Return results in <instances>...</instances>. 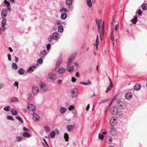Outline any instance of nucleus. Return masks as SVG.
<instances>
[{"label":"nucleus","mask_w":147,"mask_h":147,"mask_svg":"<svg viewBox=\"0 0 147 147\" xmlns=\"http://www.w3.org/2000/svg\"><path fill=\"white\" fill-rule=\"evenodd\" d=\"M61 62L62 61L61 60H59L58 61L56 64V68H58L59 67L61 63Z\"/></svg>","instance_id":"obj_34"},{"label":"nucleus","mask_w":147,"mask_h":147,"mask_svg":"<svg viewBox=\"0 0 147 147\" xmlns=\"http://www.w3.org/2000/svg\"><path fill=\"white\" fill-rule=\"evenodd\" d=\"M28 109L30 111H34L35 110V107L34 105L30 104L28 105Z\"/></svg>","instance_id":"obj_12"},{"label":"nucleus","mask_w":147,"mask_h":147,"mask_svg":"<svg viewBox=\"0 0 147 147\" xmlns=\"http://www.w3.org/2000/svg\"><path fill=\"white\" fill-rule=\"evenodd\" d=\"M67 10L66 8H62L60 10V12H62L63 11L67 12Z\"/></svg>","instance_id":"obj_47"},{"label":"nucleus","mask_w":147,"mask_h":147,"mask_svg":"<svg viewBox=\"0 0 147 147\" xmlns=\"http://www.w3.org/2000/svg\"><path fill=\"white\" fill-rule=\"evenodd\" d=\"M111 113L113 115H117L118 113L117 108L114 107L111 109Z\"/></svg>","instance_id":"obj_6"},{"label":"nucleus","mask_w":147,"mask_h":147,"mask_svg":"<svg viewBox=\"0 0 147 147\" xmlns=\"http://www.w3.org/2000/svg\"><path fill=\"white\" fill-rule=\"evenodd\" d=\"M119 28V24L118 23L116 25L115 27V29L116 30H117V29Z\"/></svg>","instance_id":"obj_63"},{"label":"nucleus","mask_w":147,"mask_h":147,"mask_svg":"<svg viewBox=\"0 0 147 147\" xmlns=\"http://www.w3.org/2000/svg\"><path fill=\"white\" fill-rule=\"evenodd\" d=\"M74 58V56L73 55L71 56L69 58L68 62L69 63H72L73 60Z\"/></svg>","instance_id":"obj_33"},{"label":"nucleus","mask_w":147,"mask_h":147,"mask_svg":"<svg viewBox=\"0 0 147 147\" xmlns=\"http://www.w3.org/2000/svg\"><path fill=\"white\" fill-rule=\"evenodd\" d=\"M46 54V51L45 50H44L40 52V55L41 57H44L45 56Z\"/></svg>","instance_id":"obj_23"},{"label":"nucleus","mask_w":147,"mask_h":147,"mask_svg":"<svg viewBox=\"0 0 147 147\" xmlns=\"http://www.w3.org/2000/svg\"><path fill=\"white\" fill-rule=\"evenodd\" d=\"M25 72L23 68H21L18 71V73L19 74L21 75H23L24 74Z\"/></svg>","instance_id":"obj_28"},{"label":"nucleus","mask_w":147,"mask_h":147,"mask_svg":"<svg viewBox=\"0 0 147 147\" xmlns=\"http://www.w3.org/2000/svg\"><path fill=\"white\" fill-rule=\"evenodd\" d=\"M110 122L111 125L112 126L116 125L117 123V120L114 117L111 118Z\"/></svg>","instance_id":"obj_5"},{"label":"nucleus","mask_w":147,"mask_h":147,"mask_svg":"<svg viewBox=\"0 0 147 147\" xmlns=\"http://www.w3.org/2000/svg\"><path fill=\"white\" fill-rule=\"evenodd\" d=\"M115 100L114 99V98L113 99V100H112L111 101V102L110 103V104L109 105V107H110L111 106V105L113 103Z\"/></svg>","instance_id":"obj_62"},{"label":"nucleus","mask_w":147,"mask_h":147,"mask_svg":"<svg viewBox=\"0 0 147 147\" xmlns=\"http://www.w3.org/2000/svg\"><path fill=\"white\" fill-rule=\"evenodd\" d=\"M7 11L5 9H2L1 11V16L3 18H5L7 16Z\"/></svg>","instance_id":"obj_7"},{"label":"nucleus","mask_w":147,"mask_h":147,"mask_svg":"<svg viewBox=\"0 0 147 147\" xmlns=\"http://www.w3.org/2000/svg\"><path fill=\"white\" fill-rule=\"evenodd\" d=\"M104 31H105V29H104V30H102V29L101 32L100 30V31H98V32L100 33V37L101 39V40H102V37H104Z\"/></svg>","instance_id":"obj_20"},{"label":"nucleus","mask_w":147,"mask_h":147,"mask_svg":"<svg viewBox=\"0 0 147 147\" xmlns=\"http://www.w3.org/2000/svg\"><path fill=\"white\" fill-rule=\"evenodd\" d=\"M16 141L18 142H20L22 140L23 138L22 137L17 136L16 137Z\"/></svg>","instance_id":"obj_40"},{"label":"nucleus","mask_w":147,"mask_h":147,"mask_svg":"<svg viewBox=\"0 0 147 147\" xmlns=\"http://www.w3.org/2000/svg\"><path fill=\"white\" fill-rule=\"evenodd\" d=\"M32 91L33 94H38L39 92V88L36 86H34L32 88Z\"/></svg>","instance_id":"obj_9"},{"label":"nucleus","mask_w":147,"mask_h":147,"mask_svg":"<svg viewBox=\"0 0 147 147\" xmlns=\"http://www.w3.org/2000/svg\"><path fill=\"white\" fill-rule=\"evenodd\" d=\"M7 118L9 120H11L12 121H14V119L13 118L12 116H7Z\"/></svg>","instance_id":"obj_49"},{"label":"nucleus","mask_w":147,"mask_h":147,"mask_svg":"<svg viewBox=\"0 0 147 147\" xmlns=\"http://www.w3.org/2000/svg\"><path fill=\"white\" fill-rule=\"evenodd\" d=\"M132 96V94L131 92H127L125 94V98L127 100H130Z\"/></svg>","instance_id":"obj_11"},{"label":"nucleus","mask_w":147,"mask_h":147,"mask_svg":"<svg viewBox=\"0 0 147 147\" xmlns=\"http://www.w3.org/2000/svg\"><path fill=\"white\" fill-rule=\"evenodd\" d=\"M42 58H40L38 60L37 62L38 63L41 64L42 63Z\"/></svg>","instance_id":"obj_48"},{"label":"nucleus","mask_w":147,"mask_h":147,"mask_svg":"<svg viewBox=\"0 0 147 147\" xmlns=\"http://www.w3.org/2000/svg\"><path fill=\"white\" fill-rule=\"evenodd\" d=\"M111 39L112 40V43L113 44V45H114V38L111 37Z\"/></svg>","instance_id":"obj_61"},{"label":"nucleus","mask_w":147,"mask_h":147,"mask_svg":"<svg viewBox=\"0 0 147 147\" xmlns=\"http://www.w3.org/2000/svg\"><path fill=\"white\" fill-rule=\"evenodd\" d=\"M10 109V107L9 106H7L6 107H5L4 108V110L7 111H9Z\"/></svg>","instance_id":"obj_45"},{"label":"nucleus","mask_w":147,"mask_h":147,"mask_svg":"<svg viewBox=\"0 0 147 147\" xmlns=\"http://www.w3.org/2000/svg\"><path fill=\"white\" fill-rule=\"evenodd\" d=\"M16 119H18L20 122L22 123H23V120L19 116H17L16 117Z\"/></svg>","instance_id":"obj_43"},{"label":"nucleus","mask_w":147,"mask_h":147,"mask_svg":"<svg viewBox=\"0 0 147 147\" xmlns=\"http://www.w3.org/2000/svg\"><path fill=\"white\" fill-rule=\"evenodd\" d=\"M53 39L56 40L59 38V34L57 32H54L53 35Z\"/></svg>","instance_id":"obj_14"},{"label":"nucleus","mask_w":147,"mask_h":147,"mask_svg":"<svg viewBox=\"0 0 147 147\" xmlns=\"http://www.w3.org/2000/svg\"><path fill=\"white\" fill-rule=\"evenodd\" d=\"M62 82V80H59L58 82H57V83L59 84V85H60L61 84V83Z\"/></svg>","instance_id":"obj_64"},{"label":"nucleus","mask_w":147,"mask_h":147,"mask_svg":"<svg viewBox=\"0 0 147 147\" xmlns=\"http://www.w3.org/2000/svg\"><path fill=\"white\" fill-rule=\"evenodd\" d=\"M61 23V22L59 20H57L56 22V24L57 25H60Z\"/></svg>","instance_id":"obj_55"},{"label":"nucleus","mask_w":147,"mask_h":147,"mask_svg":"<svg viewBox=\"0 0 147 147\" xmlns=\"http://www.w3.org/2000/svg\"><path fill=\"white\" fill-rule=\"evenodd\" d=\"M64 138L66 141H68L69 139V135L67 133L64 134Z\"/></svg>","instance_id":"obj_29"},{"label":"nucleus","mask_w":147,"mask_h":147,"mask_svg":"<svg viewBox=\"0 0 147 147\" xmlns=\"http://www.w3.org/2000/svg\"><path fill=\"white\" fill-rule=\"evenodd\" d=\"M23 136L24 137H30V134L28 132H24L23 134Z\"/></svg>","instance_id":"obj_30"},{"label":"nucleus","mask_w":147,"mask_h":147,"mask_svg":"<svg viewBox=\"0 0 147 147\" xmlns=\"http://www.w3.org/2000/svg\"><path fill=\"white\" fill-rule=\"evenodd\" d=\"M6 20L5 19L3 18V19L2 21L1 22V25L2 26H5L6 25Z\"/></svg>","instance_id":"obj_36"},{"label":"nucleus","mask_w":147,"mask_h":147,"mask_svg":"<svg viewBox=\"0 0 147 147\" xmlns=\"http://www.w3.org/2000/svg\"><path fill=\"white\" fill-rule=\"evenodd\" d=\"M53 39V37L50 36L48 40L51 42L52 41Z\"/></svg>","instance_id":"obj_60"},{"label":"nucleus","mask_w":147,"mask_h":147,"mask_svg":"<svg viewBox=\"0 0 147 147\" xmlns=\"http://www.w3.org/2000/svg\"><path fill=\"white\" fill-rule=\"evenodd\" d=\"M74 125H69L67 126V129L69 132H71L74 129Z\"/></svg>","instance_id":"obj_10"},{"label":"nucleus","mask_w":147,"mask_h":147,"mask_svg":"<svg viewBox=\"0 0 147 147\" xmlns=\"http://www.w3.org/2000/svg\"><path fill=\"white\" fill-rule=\"evenodd\" d=\"M111 134L113 136H115L117 134V131L116 129L114 128H112L111 131Z\"/></svg>","instance_id":"obj_19"},{"label":"nucleus","mask_w":147,"mask_h":147,"mask_svg":"<svg viewBox=\"0 0 147 147\" xmlns=\"http://www.w3.org/2000/svg\"><path fill=\"white\" fill-rule=\"evenodd\" d=\"M113 86V84L112 85H110L107 88V90L106 91V92L107 93L108 91L110 90L111 88Z\"/></svg>","instance_id":"obj_41"},{"label":"nucleus","mask_w":147,"mask_h":147,"mask_svg":"<svg viewBox=\"0 0 147 147\" xmlns=\"http://www.w3.org/2000/svg\"><path fill=\"white\" fill-rule=\"evenodd\" d=\"M41 89L43 91H46L47 89V86L45 84H42L40 85Z\"/></svg>","instance_id":"obj_17"},{"label":"nucleus","mask_w":147,"mask_h":147,"mask_svg":"<svg viewBox=\"0 0 147 147\" xmlns=\"http://www.w3.org/2000/svg\"><path fill=\"white\" fill-rule=\"evenodd\" d=\"M98 137L100 139L103 140L104 138V136L103 135L101 134H99L98 135Z\"/></svg>","instance_id":"obj_46"},{"label":"nucleus","mask_w":147,"mask_h":147,"mask_svg":"<svg viewBox=\"0 0 147 147\" xmlns=\"http://www.w3.org/2000/svg\"><path fill=\"white\" fill-rule=\"evenodd\" d=\"M66 109L65 108H64L62 107L60 109V112L61 114H63L65 112Z\"/></svg>","instance_id":"obj_39"},{"label":"nucleus","mask_w":147,"mask_h":147,"mask_svg":"<svg viewBox=\"0 0 147 147\" xmlns=\"http://www.w3.org/2000/svg\"><path fill=\"white\" fill-rule=\"evenodd\" d=\"M142 10L144 11H145L147 9V4L144 3L142 5Z\"/></svg>","instance_id":"obj_22"},{"label":"nucleus","mask_w":147,"mask_h":147,"mask_svg":"<svg viewBox=\"0 0 147 147\" xmlns=\"http://www.w3.org/2000/svg\"><path fill=\"white\" fill-rule=\"evenodd\" d=\"M10 100L11 102H19V100L17 98H16L15 97H13V98H11L10 99Z\"/></svg>","instance_id":"obj_32"},{"label":"nucleus","mask_w":147,"mask_h":147,"mask_svg":"<svg viewBox=\"0 0 147 147\" xmlns=\"http://www.w3.org/2000/svg\"><path fill=\"white\" fill-rule=\"evenodd\" d=\"M104 27H105V23H104V21H103V22L102 25V29L103 31L104 30V29H105Z\"/></svg>","instance_id":"obj_57"},{"label":"nucleus","mask_w":147,"mask_h":147,"mask_svg":"<svg viewBox=\"0 0 147 147\" xmlns=\"http://www.w3.org/2000/svg\"><path fill=\"white\" fill-rule=\"evenodd\" d=\"M99 44V38L98 36L97 35L96 36V48L97 50L98 49V46Z\"/></svg>","instance_id":"obj_24"},{"label":"nucleus","mask_w":147,"mask_h":147,"mask_svg":"<svg viewBox=\"0 0 147 147\" xmlns=\"http://www.w3.org/2000/svg\"><path fill=\"white\" fill-rule=\"evenodd\" d=\"M58 71L59 74H63L65 72V69L63 67H61L58 69Z\"/></svg>","instance_id":"obj_18"},{"label":"nucleus","mask_w":147,"mask_h":147,"mask_svg":"<svg viewBox=\"0 0 147 147\" xmlns=\"http://www.w3.org/2000/svg\"><path fill=\"white\" fill-rule=\"evenodd\" d=\"M118 107L120 109H123L126 107V105L125 102L120 101L119 103Z\"/></svg>","instance_id":"obj_3"},{"label":"nucleus","mask_w":147,"mask_h":147,"mask_svg":"<svg viewBox=\"0 0 147 147\" xmlns=\"http://www.w3.org/2000/svg\"><path fill=\"white\" fill-rule=\"evenodd\" d=\"M102 21V20H99L98 19H96V22L98 26V31H100V24Z\"/></svg>","instance_id":"obj_8"},{"label":"nucleus","mask_w":147,"mask_h":147,"mask_svg":"<svg viewBox=\"0 0 147 147\" xmlns=\"http://www.w3.org/2000/svg\"><path fill=\"white\" fill-rule=\"evenodd\" d=\"M67 15L65 13H63L61 15V18L62 20H65L67 17Z\"/></svg>","instance_id":"obj_26"},{"label":"nucleus","mask_w":147,"mask_h":147,"mask_svg":"<svg viewBox=\"0 0 147 147\" xmlns=\"http://www.w3.org/2000/svg\"><path fill=\"white\" fill-rule=\"evenodd\" d=\"M51 45L50 44H48L47 45V49L48 50H49V49L50 48V47Z\"/></svg>","instance_id":"obj_58"},{"label":"nucleus","mask_w":147,"mask_h":147,"mask_svg":"<svg viewBox=\"0 0 147 147\" xmlns=\"http://www.w3.org/2000/svg\"><path fill=\"white\" fill-rule=\"evenodd\" d=\"M74 67L73 66L69 67V65L67 66V70L69 72H72L74 70Z\"/></svg>","instance_id":"obj_16"},{"label":"nucleus","mask_w":147,"mask_h":147,"mask_svg":"<svg viewBox=\"0 0 147 147\" xmlns=\"http://www.w3.org/2000/svg\"><path fill=\"white\" fill-rule=\"evenodd\" d=\"M77 89L74 88L72 89L71 91V96L72 98H76L77 96Z\"/></svg>","instance_id":"obj_2"},{"label":"nucleus","mask_w":147,"mask_h":147,"mask_svg":"<svg viewBox=\"0 0 147 147\" xmlns=\"http://www.w3.org/2000/svg\"><path fill=\"white\" fill-rule=\"evenodd\" d=\"M63 30V28L62 26H59L58 28V31L59 32H62Z\"/></svg>","instance_id":"obj_35"},{"label":"nucleus","mask_w":147,"mask_h":147,"mask_svg":"<svg viewBox=\"0 0 147 147\" xmlns=\"http://www.w3.org/2000/svg\"><path fill=\"white\" fill-rule=\"evenodd\" d=\"M86 3L88 6L90 7L92 6V3L91 0H86Z\"/></svg>","instance_id":"obj_27"},{"label":"nucleus","mask_w":147,"mask_h":147,"mask_svg":"<svg viewBox=\"0 0 147 147\" xmlns=\"http://www.w3.org/2000/svg\"><path fill=\"white\" fill-rule=\"evenodd\" d=\"M33 71V70L32 67H30L28 70V71L30 72H32Z\"/></svg>","instance_id":"obj_53"},{"label":"nucleus","mask_w":147,"mask_h":147,"mask_svg":"<svg viewBox=\"0 0 147 147\" xmlns=\"http://www.w3.org/2000/svg\"><path fill=\"white\" fill-rule=\"evenodd\" d=\"M33 120L35 121H38L39 120V116L37 114L34 113H33Z\"/></svg>","instance_id":"obj_13"},{"label":"nucleus","mask_w":147,"mask_h":147,"mask_svg":"<svg viewBox=\"0 0 147 147\" xmlns=\"http://www.w3.org/2000/svg\"><path fill=\"white\" fill-rule=\"evenodd\" d=\"M7 56L8 60L9 61H11V55L9 54H8L7 55Z\"/></svg>","instance_id":"obj_59"},{"label":"nucleus","mask_w":147,"mask_h":147,"mask_svg":"<svg viewBox=\"0 0 147 147\" xmlns=\"http://www.w3.org/2000/svg\"><path fill=\"white\" fill-rule=\"evenodd\" d=\"M18 83L17 82H15L13 84V86H16L17 87V88L18 89Z\"/></svg>","instance_id":"obj_51"},{"label":"nucleus","mask_w":147,"mask_h":147,"mask_svg":"<svg viewBox=\"0 0 147 147\" xmlns=\"http://www.w3.org/2000/svg\"><path fill=\"white\" fill-rule=\"evenodd\" d=\"M10 112L13 115H18V113L17 111L15 109H10Z\"/></svg>","instance_id":"obj_15"},{"label":"nucleus","mask_w":147,"mask_h":147,"mask_svg":"<svg viewBox=\"0 0 147 147\" xmlns=\"http://www.w3.org/2000/svg\"><path fill=\"white\" fill-rule=\"evenodd\" d=\"M75 108V107L73 105H71L69 106V111H71L72 110H74Z\"/></svg>","instance_id":"obj_50"},{"label":"nucleus","mask_w":147,"mask_h":147,"mask_svg":"<svg viewBox=\"0 0 147 147\" xmlns=\"http://www.w3.org/2000/svg\"><path fill=\"white\" fill-rule=\"evenodd\" d=\"M12 67L13 69L16 70L18 69V66L16 63H13L12 64Z\"/></svg>","instance_id":"obj_31"},{"label":"nucleus","mask_w":147,"mask_h":147,"mask_svg":"<svg viewBox=\"0 0 147 147\" xmlns=\"http://www.w3.org/2000/svg\"><path fill=\"white\" fill-rule=\"evenodd\" d=\"M48 77L52 81H54L56 79V76L55 73H50L49 74Z\"/></svg>","instance_id":"obj_4"},{"label":"nucleus","mask_w":147,"mask_h":147,"mask_svg":"<svg viewBox=\"0 0 147 147\" xmlns=\"http://www.w3.org/2000/svg\"><path fill=\"white\" fill-rule=\"evenodd\" d=\"M80 83L81 84H83L85 85H88L91 84V82H90V81L89 80H88L87 82H80Z\"/></svg>","instance_id":"obj_25"},{"label":"nucleus","mask_w":147,"mask_h":147,"mask_svg":"<svg viewBox=\"0 0 147 147\" xmlns=\"http://www.w3.org/2000/svg\"><path fill=\"white\" fill-rule=\"evenodd\" d=\"M45 130L47 132H48L50 130V128L48 127L45 126L44 127Z\"/></svg>","instance_id":"obj_54"},{"label":"nucleus","mask_w":147,"mask_h":147,"mask_svg":"<svg viewBox=\"0 0 147 147\" xmlns=\"http://www.w3.org/2000/svg\"><path fill=\"white\" fill-rule=\"evenodd\" d=\"M141 87L140 85L138 84H136L134 87V89L136 90H138L140 89Z\"/></svg>","instance_id":"obj_21"},{"label":"nucleus","mask_w":147,"mask_h":147,"mask_svg":"<svg viewBox=\"0 0 147 147\" xmlns=\"http://www.w3.org/2000/svg\"><path fill=\"white\" fill-rule=\"evenodd\" d=\"M71 81L73 82H75L76 81V79L75 78L73 77L71 78Z\"/></svg>","instance_id":"obj_56"},{"label":"nucleus","mask_w":147,"mask_h":147,"mask_svg":"<svg viewBox=\"0 0 147 147\" xmlns=\"http://www.w3.org/2000/svg\"><path fill=\"white\" fill-rule=\"evenodd\" d=\"M72 0H66V4L68 5H70L72 4Z\"/></svg>","instance_id":"obj_37"},{"label":"nucleus","mask_w":147,"mask_h":147,"mask_svg":"<svg viewBox=\"0 0 147 147\" xmlns=\"http://www.w3.org/2000/svg\"><path fill=\"white\" fill-rule=\"evenodd\" d=\"M4 3L6 5L7 7H9L10 5V3L7 1L6 0H5L4 1Z\"/></svg>","instance_id":"obj_42"},{"label":"nucleus","mask_w":147,"mask_h":147,"mask_svg":"<svg viewBox=\"0 0 147 147\" xmlns=\"http://www.w3.org/2000/svg\"><path fill=\"white\" fill-rule=\"evenodd\" d=\"M107 101V100H100L98 101V103L100 104L103 103L106 101Z\"/></svg>","instance_id":"obj_44"},{"label":"nucleus","mask_w":147,"mask_h":147,"mask_svg":"<svg viewBox=\"0 0 147 147\" xmlns=\"http://www.w3.org/2000/svg\"><path fill=\"white\" fill-rule=\"evenodd\" d=\"M131 21L134 24H136L137 21V17H135L134 18L131 20Z\"/></svg>","instance_id":"obj_38"},{"label":"nucleus","mask_w":147,"mask_h":147,"mask_svg":"<svg viewBox=\"0 0 147 147\" xmlns=\"http://www.w3.org/2000/svg\"><path fill=\"white\" fill-rule=\"evenodd\" d=\"M59 134V131L57 129H55L53 131H51L50 133V137L51 138H54L56 135V134Z\"/></svg>","instance_id":"obj_1"},{"label":"nucleus","mask_w":147,"mask_h":147,"mask_svg":"<svg viewBox=\"0 0 147 147\" xmlns=\"http://www.w3.org/2000/svg\"><path fill=\"white\" fill-rule=\"evenodd\" d=\"M142 13V11L141 10H139L137 12L139 16H141Z\"/></svg>","instance_id":"obj_52"}]
</instances>
